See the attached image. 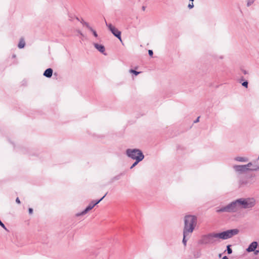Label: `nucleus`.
<instances>
[{"label": "nucleus", "mask_w": 259, "mask_h": 259, "mask_svg": "<svg viewBox=\"0 0 259 259\" xmlns=\"http://www.w3.org/2000/svg\"><path fill=\"white\" fill-rule=\"evenodd\" d=\"M239 230L237 229L228 230L219 233H212L203 235L200 240L202 244L212 243L217 240H226L238 234Z\"/></svg>", "instance_id": "f257e3e1"}, {"label": "nucleus", "mask_w": 259, "mask_h": 259, "mask_svg": "<svg viewBox=\"0 0 259 259\" xmlns=\"http://www.w3.org/2000/svg\"><path fill=\"white\" fill-rule=\"evenodd\" d=\"M236 211L240 209L251 210L256 204V201L254 197L240 198L233 201Z\"/></svg>", "instance_id": "f03ea898"}, {"label": "nucleus", "mask_w": 259, "mask_h": 259, "mask_svg": "<svg viewBox=\"0 0 259 259\" xmlns=\"http://www.w3.org/2000/svg\"><path fill=\"white\" fill-rule=\"evenodd\" d=\"M197 224V218L194 215H186L184 218L183 232L191 234Z\"/></svg>", "instance_id": "7ed1b4c3"}, {"label": "nucleus", "mask_w": 259, "mask_h": 259, "mask_svg": "<svg viewBox=\"0 0 259 259\" xmlns=\"http://www.w3.org/2000/svg\"><path fill=\"white\" fill-rule=\"evenodd\" d=\"M126 154L127 157L133 160H137L138 158L143 159L144 155L141 150L138 149H127L126 150Z\"/></svg>", "instance_id": "20e7f679"}, {"label": "nucleus", "mask_w": 259, "mask_h": 259, "mask_svg": "<svg viewBox=\"0 0 259 259\" xmlns=\"http://www.w3.org/2000/svg\"><path fill=\"white\" fill-rule=\"evenodd\" d=\"M252 165L251 162H249L245 165H234L233 166V168L236 172L239 174L243 173L246 171L249 170V167Z\"/></svg>", "instance_id": "39448f33"}, {"label": "nucleus", "mask_w": 259, "mask_h": 259, "mask_svg": "<svg viewBox=\"0 0 259 259\" xmlns=\"http://www.w3.org/2000/svg\"><path fill=\"white\" fill-rule=\"evenodd\" d=\"M216 211L217 212H236L233 201L225 206L222 207L221 208L217 209Z\"/></svg>", "instance_id": "423d86ee"}, {"label": "nucleus", "mask_w": 259, "mask_h": 259, "mask_svg": "<svg viewBox=\"0 0 259 259\" xmlns=\"http://www.w3.org/2000/svg\"><path fill=\"white\" fill-rule=\"evenodd\" d=\"M106 25L112 33L121 41V32L110 23H106Z\"/></svg>", "instance_id": "0eeeda50"}, {"label": "nucleus", "mask_w": 259, "mask_h": 259, "mask_svg": "<svg viewBox=\"0 0 259 259\" xmlns=\"http://www.w3.org/2000/svg\"><path fill=\"white\" fill-rule=\"evenodd\" d=\"M93 203V202H92L84 210L80 213L76 214V215L79 216L86 214L89 211L91 210L95 206V204H94Z\"/></svg>", "instance_id": "6e6552de"}, {"label": "nucleus", "mask_w": 259, "mask_h": 259, "mask_svg": "<svg viewBox=\"0 0 259 259\" xmlns=\"http://www.w3.org/2000/svg\"><path fill=\"white\" fill-rule=\"evenodd\" d=\"M257 246V243L256 241L252 242L246 249V251L248 252L255 251Z\"/></svg>", "instance_id": "1a4fd4ad"}, {"label": "nucleus", "mask_w": 259, "mask_h": 259, "mask_svg": "<svg viewBox=\"0 0 259 259\" xmlns=\"http://www.w3.org/2000/svg\"><path fill=\"white\" fill-rule=\"evenodd\" d=\"M95 48L98 50L100 52L103 53L105 52V48L102 45H99L96 43L94 44Z\"/></svg>", "instance_id": "9d476101"}, {"label": "nucleus", "mask_w": 259, "mask_h": 259, "mask_svg": "<svg viewBox=\"0 0 259 259\" xmlns=\"http://www.w3.org/2000/svg\"><path fill=\"white\" fill-rule=\"evenodd\" d=\"M53 69L51 68H48L45 70L44 73V75L47 77H51L53 74Z\"/></svg>", "instance_id": "9b49d317"}, {"label": "nucleus", "mask_w": 259, "mask_h": 259, "mask_svg": "<svg viewBox=\"0 0 259 259\" xmlns=\"http://www.w3.org/2000/svg\"><path fill=\"white\" fill-rule=\"evenodd\" d=\"M234 160L239 162H245L248 161V159L245 157L237 156L234 158Z\"/></svg>", "instance_id": "f8f14e48"}, {"label": "nucleus", "mask_w": 259, "mask_h": 259, "mask_svg": "<svg viewBox=\"0 0 259 259\" xmlns=\"http://www.w3.org/2000/svg\"><path fill=\"white\" fill-rule=\"evenodd\" d=\"M190 235L191 234L188 233L185 234L184 232H183V243H184V245H186L187 240L190 237Z\"/></svg>", "instance_id": "ddd939ff"}, {"label": "nucleus", "mask_w": 259, "mask_h": 259, "mask_svg": "<svg viewBox=\"0 0 259 259\" xmlns=\"http://www.w3.org/2000/svg\"><path fill=\"white\" fill-rule=\"evenodd\" d=\"M25 46V42L23 38H21L20 40V41L18 44V47L20 49L23 48Z\"/></svg>", "instance_id": "4468645a"}, {"label": "nucleus", "mask_w": 259, "mask_h": 259, "mask_svg": "<svg viewBox=\"0 0 259 259\" xmlns=\"http://www.w3.org/2000/svg\"><path fill=\"white\" fill-rule=\"evenodd\" d=\"M143 159H140V158H138V159L135 160V162L133 164V165L131 166L130 168L132 169L139 162L141 161Z\"/></svg>", "instance_id": "2eb2a0df"}, {"label": "nucleus", "mask_w": 259, "mask_h": 259, "mask_svg": "<svg viewBox=\"0 0 259 259\" xmlns=\"http://www.w3.org/2000/svg\"><path fill=\"white\" fill-rule=\"evenodd\" d=\"M81 23H82V24L83 25V26H85L87 28H88L90 30V28H92V27H91L89 25V24L86 22H84L83 21H82L81 22Z\"/></svg>", "instance_id": "dca6fc26"}, {"label": "nucleus", "mask_w": 259, "mask_h": 259, "mask_svg": "<svg viewBox=\"0 0 259 259\" xmlns=\"http://www.w3.org/2000/svg\"><path fill=\"white\" fill-rule=\"evenodd\" d=\"M249 170L250 171H256L259 170V165L253 166V168H249Z\"/></svg>", "instance_id": "f3484780"}, {"label": "nucleus", "mask_w": 259, "mask_h": 259, "mask_svg": "<svg viewBox=\"0 0 259 259\" xmlns=\"http://www.w3.org/2000/svg\"><path fill=\"white\" fill-rule=\"evenodd\" d=\"M106 195V194L103 196L100 200L97 201H93L92 202H93V204H95V206L96 205H97V204H98L105 197V196Z\"/></svg>", "instance_id": "a211bd4d"}, {"label": "nucleus", "mask_w": 259, "mask_h": 259, "mask_svg": "<svg viewBox=\"0 0 259 259\" xmlns=\"http://www.w3.org/2000/svg\"><path fill=\"white\" fill-rule=\"evenodd\" d=\"M130 72L131 73L134 74L135 75H137L140 73V72H138V71H137L135 70H133V69L130 70Z\"/></svg>", "instance_id": "6ab92c4d"}, {"label": "nucleus", "mask_w": 259, "mask_h": 259, "mask_svg": "<svg viewBox=\"0 0 259 259\" xmlns=\"http://www.w3.org/2000/svg\"><path fill=\"white\" fill-rule=\"evenodd\" d=\"M231 247V245H228L227 246V252H228V254H231L232 253V249L230 248Z\"/></svg>", "instance_id": "aec40b11"}, {"label": "nucleus", "mask_w": 259, "mask_h": 259, "mask_svg": "<svg viewBox=\"0 0 259 259\" xmlns=\"http://www.w3.org/2000/svg\"><path fill=\"white\" fill-rule=\"evenodd\" d=\"M90 31L93 33L94 36L96 37H98V34L97 33V32L92 28H90Z\"/></svg>", "instance_id": "412c9836"}, {"label": "nucleus", "mask_w": 259, "mask_h": 259, "mask_svg": "<svg viewBox=\"0 0 259 259\" xmlns=\"http://www.w3.org/2000/svg\"><path fill=\"white\" fill-rule=\"evenodd\" d=\"M254 1V0H248V2H247V7H249L251 5H252Z\"/></svg>", "instance_id": "4be33fe9"}, {"label": "nucleus", "mask_w": 259, "mask_h": 259, "mask_svg": "<svg viewBox=\"0 0 259 259\" xmlns=\"http://www.w3.org/2000/svg\"><path fill=\"white\" fill-rule=\"evenodd\" d=\"M242 85L245 87V88H247L248 87V82L247 81H244L242 83Z\"/></svg>", "instance_id": "5701e85b"}, {"label": "nucleus", "mask_w": 259, "mask_h": 259, "mask_svg": "<svg viewBox=\"0 0 259 259\" xmlns=\"http://www.w3.org/2000/svg\"><path fill=\"white\" fill-rule=\"evenodd\" d=\"M188 7L191 9H192L193 7H194V5H193V3H192L191 4H189L188 6Z\"/></svg>", "instance_id": "b1692460"}, {"label": "nucleus", "mask_w": 259, "mask_h": 259, "mask_svg": "<svg viewBox=\"0 0 259 259\" xmlns=\"http://www.w3.org/2000/svg\"><path fill=\"white\" fill-rule=\"evenodd\" d=\"M0 226H2L3 228H4L5 230H7L5 225L2 222V221L0 220Z\"/></svg>", "instance_id": "393cba45"}, {"label": "nucleus", "mask_w": 259, "mask_h": 259, "mask_svg": "<svg viewBox=\"0 0 259 259\" xmlns=\"http://www.w3.org/2000/svg\"><path fill=\"white\" fill-rule=\"evenodd\" d=\"M148 54L150 56H152L153 54V51L152 50H149L148 51Z\"/></svg>", "instance_id": "a878e982"}, {"label": "nucleus", "mask_w": 259, "mask_h": 259, "mask_svg": "<svg viewBox=\"0 0 259 259\" xmlns=\"http://www.w3.org/2000/svg\"><path fill=\"white\" fill-rule=\"evenodd\" d=\"M29 214H32L33 212V209L31 208H29L28 209Z\"/></svg>", "instance_id": "bb28decb"}, {"label": "nucleus", "mask_w": 259, "mask_h": 259, "mask_svg": "<svg viewBox=\"0 0 259 259\" xmlns=\"http://www.w3.org/2000/svg\"><path fill=\"white\" fill-rule=\"evenodd\" d=\"M16 201L17 203H18V204H20V201L19 199V198H17L16 199Z\"/></svg>", "instance_id": "cd10ccee"}, {"label": "nucleus", "mask_w": 259, "mask_h": 259, "mask_svg": "<svg viewBox=\"0 0 259 259\" xmlns=\"http://www.w3.org/2000/svg\"><path fill=\"white\" fill-rule=\"evenodd\" d=\"M199 118H200L199 117H198L196 119V120L194 121V122L196 123V122H198L199 120Z\"/></svg>", "instance_id": "c85d7f7f"}, {"label": "nucleus", "mask_w": 259, "mask_h": 259, "mask_svg": "<svg viewBox=\"0 0 259 259\" xmlns=\"http://www.w3.org/2000/svg\"><path fill=\"white\" fill-rule=\"evenodd\" d=\"M243 73H244V74H247V72L246 70H243Z\"/></svg>", "instance_id": "c756f323"}, {"label": "nucleus", "mask_w": 259, "mask_h": 259, "mask_svg": "<svg viewBox=\"0 0 259 259\" xmlns=\"http://www.w3.org/2000/svg\"><path fill=\"white\" fill-rule=\"evenodd\" d=\"M258 252H259V250H255V251L254 253H255V254H257Z\"/></svg>", "instance_id": "7c9ffc66"}, {"label": "nucleus", "mask_w": 259, "mask_h": 259, "mask_svg": "<svg viewBox=\"0 0 259 259\" xmlns=\"http://www.w3.org/2000/svg\"><path fill=\"white\" fill-rule=\"evenodd\" d=\"M222 259H228V258L226 256H225L223 257Z\"/></svg>", "instance_id": "2f4dec72"}, {"label": "nucleus", "mask_w": 259, "mask_h": 259, "mask_svg": "<svg viewBox=\"0 0 259 259\" xmlns=\"http://www.w3.org/2000/svg\"><path fill=\"white\" fill-rule=\"evenodd\" d=\"M80 35H83L82 33L81 32H79Z\"/></svg>", "instance_id": "473e14b6"}, {"label": "nucleus", "mask_w": 259, "mask_h": 259, "mask_svg": "<svg viewBox=\"0 0 259 259\" xmlns=\"http://www.w3.org/2000/svg\"><path fill=\"white\" fill-rule=\"evenodd\" d=\"M258 159H259V156H258V158H257V160H258Z\"/></svg>", "instance_id": "72a5a7b5"}]
</instances>
